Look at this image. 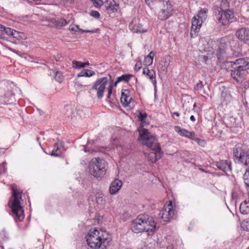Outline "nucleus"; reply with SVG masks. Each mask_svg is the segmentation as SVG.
Returning <instances> with one entry per match:
<instances>
[{
    "label": "nucleus",
    "mask_w": 249,
    "mask_h": 249,
    "mask_svg": "<svg viewBox=\"0 0 249 249\" xmlns=\"http://www.w3.org/2000/svg\"><path fill=\"white\" fill-rule=\"evenodd\" d=\"M81 64L82 65L81 66L83 67V68H84L86 66H88L89 65V62H87L85 63L82 62V63Z\"/></svg>",
    "instance_id": "603ef678"
},
{
    "label": "nucleus",
    "mask_w": 249,
    "mask_h": 249,
    "mask_svg": "<svg viewBox=\"0 0 249 249\" xmlns=\"http://www.w3.org/2000/svg\"><path fill=\"white\" fill-rule=\"evenodd\" d=\"M94 4H95V6L97 7L98 6L100 5V2H101L100 0H91Z\"/></svg>",
    "instance_id": "49530a36"
},
{
    "label": "nucleus",
    "mask_w": 249,
    "mask_h": 249,
    "mask_svg": "<svg viewBox=\"0 0 249 249\" xmlns=\"http://www.w3.org/2000/svg\"><path fill=\"white\" fill-rule=\"evenodd\" d=\"M175 130L180 136L188 138L190 139L193 138L194 135H195V132L189 131L187 130L181 128L178 126H176L175 127Z\"/></svg>",
    "instance_id": "412c9836"
},
{
    "label": "nucleus",
    "mask_w": 249,
    "mask_h": 249,
    "mask_svg": "<svg viewBox=\"0 0 249 249\" xmlns=\"http://www.w3.org/2000/svg\"><path fill=\"white\" fill-rule=\"evenodd\" d=\"M52 21L54 24V26L56 28L62 27L63 26H66L69 23V22L63 18H61L58 20L52 19Z\"/></svg>",
    "instance_id": "bb28decb"
},
{
    "label": "nucleus",
    "mask_w": 249,
    "mask_h": 249,
    "mask_svg": "<svg viewBox=\"0 0 249 249\" xmlns=\"http://www.w3.org/2000/svg\"><path fill=\"white\" fill-rule=\"evenodd\" d=\"M229 67H231V76L238 83L242 82L244 72L249 69V58H239L235 61L228 62Z\"/></svg>",
    "instance_id": "7ed1b4c3"
},
{
    "label": "nucleus",
    "mask_w": 249,
    "mask_h": 249,
    "mask_svg": "<svg viewBox=\"0 0 249 249\" xmlns=\"http://www.w3.org/2000/svg\"><path fill=\"white\" fill-rule=\"evenodd\" d=\"M120 100L124 107H127L129 109L134 107V101L132 97L130 96V91L128 89H122Z\"/></svg>",
    "instance_id": "f8f14e48"
},
{
    "label": "nucleus",
    "mask_w": 249,
    "mask_h": 249,
    "mask_svg": "<svg viewBox=\"0 0 249 249\" xmlns=\"http://www.w3.org/2000/svg\"><path fill=\"white\" fill-rule=\"evenodd\" d=\"M190 120H191L192 122H195V121H196L195 117L193 115L191 116V117H190Z\"/></svg>",
    "instance_id": "5fc2aeb1"
},
{
    "label": "nucleus",
    "mask_w": 249,
    "mask_h": 249,
    "mask_svg": "<svg viewBox=\"0 0 249 249\" xmlns=\"http://www.w3.org/2000/svg\"><path fill=\"white\" fill-rule=\"evenodd\" d=\"M173 114L176 115L178 117L179 116V113L178 112H174Z\"/></svg>",
    "instance_id": "13d9d810"
},
{
    "label": "nucleus",
    "mask_w": 249,
    "mask_h": 249,
    "mask_svg": "<svg viewBox=\"0 0 249 249\" xmlns=\"http://www.w3.org/2000/svg\"><path fill=\"white\" fill-rule=\"evenodd\" d=\"M156 227V224L153 218L147 215H140L133 221L131 229L136 233L145 231L150 234L155 231Z\"/></svg>",
    "instance_id": "f257e3e1"
},
{
    "label": "nucleus",
    "mask_w": 249,
    "mask_h": 249,
    "mask_svg": "<svg viewBox=\"0 0 249 249\" xmlns=\"http://www.w3.org/2000/svg\"><path fill=\"white\" fill-rule=\"evenodd\" d=\"M145 65L150 66L153 63V59H152L150 57L146 56L144 59Z\"/></svg>",
    "instance_id": "e433bc0d"
},
{
    "label": "nucleus",
    "mask_w": 249,
    "mask_h": 249,
    "mask_svg": "<svg viewBox=\"0 0 249 249\" xmlns=\"http://www.w3.org/2000/svg\"><path fill=\"white\" fill-rule=\"evenodd\" d=\"M5 27L3 25L0 24V31H3L5 29Z\"/></svg>",
    "instance_id": "864d4df0"
},
{
    "label": "nucleus",
    "mask_w": 249,
    "mask_h": 249,
    "mask_svg": "<svg viewBox=\"0 0 249 249\" xmlns=\"http://www.w3.org/2000/svg\"><path fill=\"white\" fill-rule=\"evenodd\" d=\"M61 57H62V56L61 55L58 54L57 55L55 56V59L56 61H61Z\"/></svg>",
    "instance_id": "8fccbe9b"
},
{
    "label": "nucleus",
    "mask_w": 249,
    "mask_h": 249,
    "mask_svg": "<svg viewBox=\"0 0 249 249\" xmlns=\"http://www.w3.org/2000/svg\"><path fill=\"white\" fill-rule=\"evenodd\" d=\"M246 186L247 187H249V180H246Z\"/></svg>",
    "instance_id": "6e6d98bb"
},
{
    "label": "nucleus",
    "mask_w": 249,
    "mask_h": 249,
    "mask_svg": "<svg viewBox=\"0 0 249 249\" xmlns=\"http://www.w3.org/2000/svg\"><path fill=\"white\" fill-rule=\"evenodd\" d=\"M89 246L92 249H107L109 241L96 228L91 229L86 236Z\"/></svg>",
    "instance_id": "f03ea898"
},
{
    "label": "nucleus",
    "mask_w": 249,
    "mask_h": 249,
    "mask_svg": "<svg viewBox=\"0 0 249 249\" xmlns=\"http://www.w3.org/2000/svg\"><path fill=\"white\" fill-rule=\"evenodd\" d=\"M64 111L66 116L69 119L72 120L77 115L76 108L71 105H68L65 107Z\"/></svg>",
    "instance_id": "f3484780"
},
{
    "label": "nucleus",
    "mask_w": 249,
    "mask_h": 249,
    "mask_svg": "<svg viewBox=\"0 0 249 249\" xmlns=\"http://www.w3.org/2000/svg\"><path fill=\"white\" fill-rule=\"evenodd\" d=\"M173 11L172 5L169 1L161 2L160 3L158 18L160 20H165L172 15Z\"/></svg>",
    "instance_id": "6e6552de"
},
{
    "label": "nucleus",
    "mask_w": 249,
    "mask_h": 249,
    "mask_svg": "<svg viewBox=\"0 0 249 249\" xmlns=\"http://www.w3.org/2000/svg\"><path fill=\"white\" fill-rule=\"evenodd\" d=\"M79 27L78 26H71L70 27V30L71 31H77V29H78L79 30Z\"/></svg>",
    "instance_id": "a18cd8bd"
},
{
    "label": "nucleus",
    "mask_w": 249,
    "mask_h": 249,
    "mask_svg": "<svg viewBox=\"0 0 249 249\" xmlns=\"http://www.w3.org/2000/svg\"><path fill=\"white\" fill-rule=\"evenodd\" d=\"M154 55V53L153 51L150 52L149 54L147 56V57H150L153 60V57Z\"/></svg>",
    "instance_id": "de8ad7c7"
},
{
    "label": "nucleus",
    "mask_w": 249,
    "mask_h": 249,
    "mask_svg": "<svg viewBox=\"0 0 249 249\" xmlns=\"http://www.w3.org/2000/svg\"><path fill=\"white\" fill-rule=\"evenodd\" d=\"M56 145H57L56 147V148H54L52 152V153L51 154V155L52 156H54V157H58L59 156V154L56 153V151L58 150L59 148H58V143H56Z\"/></svg>",
    "instance_id": "58836bf2"
},
{
    "label": "nucleus",
    "mask_w": 249,
    "mask_h": 249,
    "mask_svg": "<svg viewBox=\"0 0 249 249\" xmlns=\"http://www.w3.org/2000/svg\"><path fill=\"white\" fill-rule=\"evenodd\" d=\"M203 87V85L202 84V82L201 81H199L196 84V86L195 87L194 89L195 90H200L202 89Z\"/></svg>",
    "instance_id": "4c0bfd02"
},
{
    "label": "nucleus",
    "mask_w": 249,
    "mask_h": 249,
    "mask_svg": "<svg viewBox=\"0 0 249 249\" xmlns=\"http://www.w3.org/2000/svg\"><path fill=\"white\" fill-rule=\"evenodd\" d=\"M79 31L82 32H83V33H96L97 31V29H94V30H83V29H79Z\"/></svg>",
    "instance_id": "37998d69"
},
{
    "label": "nucleus",
    "mask_w": 249,
    "mask_h": 249,
    "mask_svg": "<svg viewBox=\"0 0 249 249\" xmlns=\"http://www.w3.org/2000/svg\"><path fill=\"white\" fill-rule=\"evenodd\" d=\"M107 83L108 79L107 77L101 78L96 80L94 83L91 90L96 91L98 98L101 99L104 96V92Z\"/></svg>",
    "instance_id": "1a4fd4ad"
},
{
    "label": "nucleus",
    "mask_w": 249,
    "mask_h": 249,
    "mask_svg": "<svg viewBox=\"0 0 249 249\" xmlns=\"http://www.w3.org/2000/svg\"><path fill=\"white\" fill-rule=\"evenodd\" d=\"M112 87L111 85H110L109 87L107 88L108 95L107 96V100H108V101H109V99H110L111 97V95L112 94Z\"/></svg>",
    "instance_id": "79ce46f5"
},
{
    "label": "nucleus",
    "mask_w": 249,
    "mask_h": 249,
    "mask_svg": "<svg viewBox=\"0 0 249 249\" xmlns=\"http://www.w3.org/2000/svg\"><path fill=\"white\" fill-rule=\"evenodd\" d=\"M174 214L172 203L170 201L167 206H164L160 213V215L164 221H168L173 216Z\"/></svg>",
    "instance_id": "ddd939ff"
},
{
    "label": "nucleus",
    "mask_w": 249,
    "mask_h": 249,
    "mask_svg": "<svg viewBox=\"0 0 249 249\" xmlns=\"http://www.w3.org/2000/svg\"><path fill=\"white\" fill-rule=\"evenodd\" d=\"M246 167V172L243 175V178L244 179V183L246 184V180H249V167Z\"/></svg>",
    "instance_id": "c9c22d12"
},
{
    "label": "nucleus",
    "mask_w": 249,
    "mask_h": 249,
    "mask_svg": "<svg viewBox=\"0 0 249 249\" xmlns=\"http://www.w3.org/2000/svg\"><path fill=\"white\" fill-rule=\"evenodd\" d=\"M152 0H145V2L148 5L151 6L152 5Z\"/></svg>",
    "instance_id": "3c124183"
},
{
    "label": "nucleus",
    "mask_w": 249,
    "mask_h": 249,
    "mask_svg": "<svg viewBox=\"0 0 249 249\" xmlns=\"http://www.w3.org/2000/svg\"><path fill=\"white\" fill-rule=\"evenodd\" d=\"M122 182L119 179H115L110 184L109 186V193L111 195H115L121 189L122 186Z\"/></svg>",
    "instance_id": "6ab92c4d"
},
{
    "label": "nucleus",
    "mask_w": 249,
    "mask_h": 249,
    "mask_svg": "<svg viewBox=\"0 0 249 249\" xmlns=\"http://www.w3.org/2000/svg\"><path fill=\"white\" fill-rule=\"evenodd\" d=\"M108 164L104 160L99 158H93L89 162L90 174L95 178H102L107 170Z\"/></svg>",
    "instance_id": "20e7f679"
},
{
    "label": "nucleus",
    "mask_w": 249,
    "mask_h": 249,
    "mask_svg": "<svg viewBox=\"0 0 249 249\" xmlns=\"http://www.w3.org/2000/svg\"><path fill=\"white\" fill-rule=\"evenodd\" d=\"M132 75L129 74H125L117 77L116 81L114 83V86L116 87L117 84L121 82H128Z\"/></svg>",
    "instance_id": "a878e982"
},
{
    "label": "nucleus",
    "mask_w": 249,
    "mask_h": 249,
    "mask_svg": "<svg viewBox=\"0 0 249 249\" xmlns=\"http://www.w3.org/2000/svg\"><path fill=\"white\" fill-rule=\"evenodd\" d=\"M234 14L230 10L219 11L218 14L216 15V20L223 25H227L232 22Z\"/></svg>",
    "instance_id": "9d476101"
},
{
    "label": "nucleus",
    "mask_w": 249,
    "mask_h": 249,
    "mask_svg": "<svg viewBox=\"0 0 249 249\" xmlns=\"http://www.w3.org/2000/svg\"><path fill=\"white\" fill-rule=\"evenodd\" d=\"M3 31L7 35L13 36L15 38L18 37V35L19 34V33L10 28H5Z\"/></svg>",
    "instance_id": "c756f323"
},
{
    "label": "nucleus",
    "mask_w": 249,
    "mask_h": 249,
    "mask_svg": "<svg viewBox=\"0 0 249 249\" xmlns=\"http://www.w3.org/2000/svg\"><path fill=\"white\" fill-rule=\"evenodd\" d=\"M81 63H82V62L78 61L76 60H73L72 61V67L74 69H79L80 68H83V67L81 66H82V65L81 64Z\"/></svg>",
    "instance_id": "72a5a7b5"
},
{
    "label": "nucleus",
    "mask_w": 249,
    "mask_h": 249,
    "mask_svg": "<svg viewBox=\"0 0 249 249\" xmlns=\"http://www.w3.org/2000/svg\"><path fill=\"white\" fill-rule=\"evenodd\" d=\"M107 2H108V1ZM107 5L106 6L107 9L108 11L113 13L117 11L118 8V5L116 3L115 1L112 0L109 3L107 2Z\"/></svg>",
    "instance_id": "c85d7f7f"
},
{
    "label": "nucleus",
    "mask_w": 249,
    "mask_h": 249,
    "mask_svg": "<svg viewBox=\"0 0 249 249\" xmlns=\"http://www.w3.org/2000/svg\"><path fill=\"white\" fill-rule=\"evenodd\" d=\"M203 58L204 59V61L206 64L207 63V61L208 60V58L205 56H204Z\"/></svg>",
    "instance_id": "4d7b16f0"
},
{
    "label": "nucleus",
    "mask_w": 249,
    "mask_h": 249,
    "mask_svg": "<svg viewBox=\"0 0 249 249\" xmlns=\"http://www.w3.org/2000/svg\"><path fill=\"white\" fill-rule=\"evenodd\" d=\"M227 38H223L220 40L218 50L217 51L216 55L219 60L224 57H229L230 56L229 51L230 49L228 48L229 46V41Z\"/></svg>",
    "instance_id": "9b49d317"
},
{
    "label": "nucleus",
    "mask_w": 249,
    "mask_h": 249,
    "mask_svg": "<svg viewBox=\"0 0 249 249\" xmlns=\"http://www.w3.org/2000/svg\"><path fill=\"white\" fill-rule=\"evenodd\" d=\"M151 151L148 154L147 158L150 161L154 163L161 158L163 153L160 147L151 149Z\"/></svg>",
    "instance_id": "4468645a"
},
{
    "label": "nucleus",
    "mask_w": 249,
    "mask_h": 249,
    "mask_svg": "<svg viewBox=\"0 0 249 249\" xmlns=\"http://www.w3.org/2000/svg\"><path fill=\"white\" fill-rule=\"evenodd\" d=\"M240 211L243 214H247L249 213V195L248 198L240 204Z\"/></svg>",
    "instance_id": "5701e85b"
},
{
    "label": "nucleus",
    "mask_w": 249,
    "mask_h": 249,
    "mask_svg": "<svg viewBox=\"0 0 249 249\" xmlns=\"http://www.w3.org/2000/svg\"><path fill=\"white\" fill-rule=\"evenodd\" d=\"M96 202L98 204L103 205L105 203L106 200L104 197V195L102 193H98L96 195Z\"/></svg>",
    "instance_id": "7c9ffc66"
},
{
    "label": "nucleus",
    "mask_w": 249,
    "mask_h": 249,
    "mask_svg": "<svg viewBox=\"0 0 249 249\" xmlns=\"http://www.w3.org/2000/svg\"><path fill=\"white\" fill-rule=\"evenodd\" d=\"M233 153L235 163L244 167H249V152L244 145L241 144L236 145Z\"/></svg>",
    "instance_id": "423d86ee"
},
{
    "label": "nucleus",
    "mask_w": 249,
    "mask_h": 249,
    "mask_svg": "<svg viewBox=\"0 0 249 249\" xmlns=\"http://www.w3.org/2000/svg\"><path fill=\"white\" fill-rule=\"evenodd\" d=\"M146 116H147V115L146 113H142V112H141L139 114V119L141 121H142L146 117Z\"/></svg>",
    "instance_id": "c03bdc74"
},
{
    "label": "nucleus",
    "mask_w": 249,
    "mask_h": 249,
    "mask_svg": "<svg viewBox=\"0 0 249 249\" xmlns=\"http://www.w3.org/2000/svg\"><path fill=\"white\" fill-rule=\"evenodd\" d=\"M215 165L219 170L226 173V174L231 173V172L232 169L231 163L228 162L227 160H221L219 161H216L215 162Z\"/></svg>",
    "instance_id": "2eb2a0df"
},
{
    "label": "nucleus",
    "mask_w": 249,
    "mask_h": 249,
    "mask_svg": "<svg viewBox=\"0 0 249 249\" xmlns=\"http://www.w3.org/2000/svg\"><path fill=\"white\" fill-rule=\"evenodd\" d=\"M94 141H88L86 146L83 145V150L85 152L90 151H96L97 149L94 146L92 145V144L94 143Z\"/></svg>",
    "instance_id": "cd10ccee"
},
{
    "label": "nucleus",
    "mask_w": 249,
    "mask_h": 249,
    "mask_svg": "<svg viewBox=\"0 0 249 249\" xmlns=\"http://www.w3.org/2000/svg\"><path fill=\"white\" fill-rule=\"evenodd\" d=\"M54 78L59 83H61L63 81V76L59 71L55 72Z\"/></svg>",
    "instance_id": "f704fd0d"
},
{
    "label": "nucleus",
    "mask_w": 249,
    "mask_h": 249,
    "mask_svg": "<svg viewBox=\"0 0 249 249\" xmlns=\"http://www.w3.org/2000/svg\"><path fill=\"white\" fill-rule=\"evenodd\" d=\"M6 163L3 162L1 164H0V174L5 173L6 168L5 167Z\"/></svg>",
    "instance_id": "ea45409f"
},
{
    "label": "nucleus",
    "mask_w": 249,
    "mask_h": 249,
    "mask_svg": "<svg viewBox=\"0 0 249 249\" xmlns=\"http://www.w3.org/2000/svg\"><path fill=\"white\" fill-rule=\"evenodd\" d=\"M129 28L133 33H143L147 31V29L143 28L141 24H133L131 23L129 25Z\"/></svg>",
    "instance_id": "4be33fe9"
},
{
    "label": "nucleus",
    "mask_w": 249,
    "mask_h": 249,
    "mask_svg": "<svg viewBox=\"0 0 249 249\" xmlns=\"http://www.w3.org/2000/svg\"><path fill=\"white\" fill-rule=\"evenodd\" d=\"M90 16H92L93 17L98 18L100 17V14L97 11H92L90 12Z\"/></svg>",
    "instance_id": "a19ab883"
},
{
    "label": "nucleus",
    "mask_w": 249,
    "mask_h": 249,
    "mask_svg": "<svg viewBox=\"0 0 249 249\" xmlns=\"http://www.w3.org/2000/svg\"><path fill=\"white\" fill-rule=\"evenodd\" d=\"M202 23L203 22L197 18L196 16L193 18L192 21V28L190 33L191 37H193V36H196V34L199 32Z\"/></svg>",
    "instance_id": "dca6fc26"
},
{
    "label": "nucleus",
    "mask_w": 249,
    "mask_h": 249,
    "mask_svg": "<svg viewBox=\"0 0 249 249\" xmlns=\"http://www.w3.org/2000/svg\"><path fill=\"white\" fill-rule=\"evenodd\" d=\"M237 38L242 41L249 40V29L247 28H241L236 32Z\"/></svg>",
    "instance_id": "a211bd4d"
},
{
    "label": "nucleus",
    "mask_w": 249,
    "mask_h": 249,
    "mask_svg": "<svg viewBox=\"0 0 249 249\" xmlns=\"http://www.w3.org/2000/svg\"><path fill=\"white\" fill-rule=\"evenodd\" d=\"M142 73L143 74L146 75L151 81L153 83L155 89L156 88V73L153 70H149L147 68H144L143 69Z\"/></svg>",
    "instance_id": "aec40b11"
},
{
    "label": "nucleus",
    "mask_w": 249,
    "mask_h": 249,
    "mask_svg": "<svg viewBox=\"0 0 249 249\" xmlns=\"http://www.w3.org/2000/svg\"><path fill=\"white\" fill-rule=\"evenodd\" d=\"M191 140H193L195 141V142H196L198 143H199V142L200 141V140L199 138H196L195 137V135L193 136V138H191Z\"/></svg>",
    "instance_id": "09e8293b"
},
{
    "label": "nucleus",
    "mask_w": 249,
    "mask_h": 249,
    "mask_svg": "<svg viewBox=\"0 0 249 249\" xmlns=\"http://www.w3.org/2000/svg\"><path fill=\"white\" fill-rule=\"evenodd\" d=\"M208 10L207 8L201 9L197 13V17L199 20L204 22L207 18Z\"/></svg>",
    "instance_id": "393cba45"
},
{
    "label": "nucleus",
    "mask_w": 249,
    "mask_h": 249,
    "mask_svg": "<svg viewBox=\"0 0 249 249\" xmlns=\"http://www.w3.org/2000/svg\"><path fill=\"white\" fill-rule=\"evenodd\" d=\"M247 249H249V247Z\"/></svg>",
    "instance_id": "052dcab7"
},
{
    "label": "nucleus",
    "mask_w": 249,
    "mask_h": 249,
    "mask_svg": "<svg viewBox=\"0 0 249 249\" xmlns=\"http://www.w3.org/2000/svg\"><path fill=\"white\" fill-rule=\"evenodd\" d=\"M229 6V3L227 0H221L219 8L221 11L227 10Z\"/></svg>",
    "instance_id": "2f4dec72"
},
{
    "label": "nucleus",
    "mask_w": 249,
    "mask_h": 249,
    "mask_svg": "<svg viewBox=\"0 0 249 249\" xmlns=\"http://www.w3.org/2000/svg\"><path fill=\"white\" fill-rule=\"evenodd\" d=\"M13 191L12 202L10 205L13 213L15 215V220L16 222L22 221L24 218V211L20 205L21 199V193L18 192L17 189L12 187Z\"/></svg>",
    "instance_id": "39448f33"
},
{
    "label": "nucleus",
    "mask_w": 249,
    "mask_h": 249,
    "mask_svg": "<svg viewBox=\"0 0 249 249\" xmlns=\"http://www.w3.org/2000/svg\"><path fill=\"white\" fill-rule=\"evenodd\" d=\"M11 50L13 52L15 53V50H12V49H11Z\"/></svg>",
    "instance_id": "bf43d9fd"
},
{
    "label": "nucleus",
    "mask_w": 249,
    "mask_h": 249,
    "mask_svg": "<svg viewBox=\"0 0 249 249\" xmlns=\"http://www.w3.org/2000/svg\"><path fill=\"white\" fill-rule=\"evenodd\" d=\"M95 75V72L89 69H83L80 72L77 74V77H89Z\"/></svg>",
    "instance_id": "b1692460"
},
{
    "label": "nucleus",
    "mask_w": 249,
    "mask_h": 249,
    "mask_svg": "<svg viewBox=\"0 0 249 249\" xmlns=\"http://www.w3.org/2000/svg\"><path fill=\"white\" fill-rule=\"evenodd\" d=\"M140 140L143 145H146L151 149L160 147L157 139L151 135L147 129L142 128L139 129Z\"/></svg>",
    "instance_id": "0eeeda50"
},
{
    "label": "nucleus",
    "mask_w": 249,
    "mask_h": 249,
    "mask_svg": "<svg viewBox=\"0 0 249 249\" xmlns=\"http://www.w3.org/2000/svg\"><path fill=\"white\" fill-rule=\"evenodd\" d=\"M241 227L244 231H249V218H247L242 222Z\"/></svg>",
    "instance_id": "473e14b6"
}]
</instances>
